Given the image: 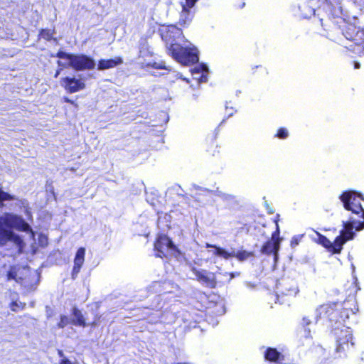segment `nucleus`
<instances>
[{
  "label": "nucleus",
  "instance_id": "nucleus-1",
  "mask_svg": "<svg viewBox=\"0 0 364 364\" xmlns=\"http://www.w3.org/2000/svg\"><path fill=\"white\" fill-rule=\"evenodd\" d=\"M339 199L343 203L345 210L350 213L347 221L343 222V229L340 235L337 236V241H339L341 247L355 237V232L364 229V209L361 205L363 200L362 195L352 190L343 191Z\"/></svg>",
  "mask_w": 364,
  "mask_h": 364
},
{
  "label": "nucleus",
  "instance_id": "nucleus-2",
  "mask_svg": "<svg viewBox=\"0 0 364 364\" xmlns=\"http://www.w3.org/2000/svg\"><path fill=\"white\" fill-rule=\"evenodd\" d=\"M320 22L331 41H336L338 33L341 32L342 36L351 43L348 47H346L348 50L359 57L364 55V28L346 21L342 17L336 18L330 24H324L323 19H321Z\"/></svg>",
  "mask_w": 364,
  "mask_h": 364
},
{
  "label": "nucleus",
  "instance_id": "nucleus-3",
  "mask_svg": "<svg viewBox=\"0 0 364 364\" xmlns=\"http://www.w3.org/2000/svg\"><path fill=\"white\" fill-rule=\"evenodd\" d=\"M358 311L355 300L349 299L343 302L328 303L320 306L318 316L327 321L332 329L336 326L345 324L350 314H354Z\"/></svg>",
  "mask_w": 364,
  "mask_h": 364
},
{
  "label": "nucleus",
  "instance_id": "nucleus-4",
  "mask_svg": "<svg viewBox=\"0 0 364 364\" xmlns=\"http://www.w3.org/2000/svg\"><path fill=\"white\" fill-rule=\"evenodd\" d=\"M12 228L25 232H32L33 230L29 224L24 219L17 215L6 213L0 216V245H5L11 241L21 249L23 241L20 236L16 235Z\"/></svg>",
  "mask_w": 364,
  "mask_h": 364
},
{
  "label": "nucleus",
  "instance_id": "nucleus-5",
  "mask_svg": "<svg viewBox=\"0 0 364 364\" xmlns=\"http://www.w3.org/2000/svg\"><path fill=\"white\" fill-rule=\"evenodd\" d=\"M165 44L168 54L182 65H190L198 61V55L196 48L184 47L178 40Z\"/></svg>",
  "mask_w": 364,
  "mask_h": 364
},
{
  "label": "nucleus",
  "instance_id": "nucleus-6",
  "mask_svg": "<svg viewBox=\"0 0 364 364\" xmlns=\"http://www.w3.org/2000/svg\"><path fill=\"white\" fill-rule=\"evenodd\" d=\"M6 279L7 281L14 280L28 291L34 289L36 286L34 274L28 268L19 264L9 266Z\"/></svg>",
  "mask_w": 364,
  "mask_h": 364
},
{
  "label": "nucleus",
  "instance_id": "nucleus-7",
  "mask_svg": "<svg viewBox=\"0 0 364 364\" xmlns=\"http://www.w3.org/2000/svg\"><path fill=\"white\" fill-rule=\"evenodd\" d=\"M55 57L68 60V65L77 71L93 70L95 67L94 59L85 54L68 53L59 50Z\"/></svg>",
  "mask_w": 364,
  "mask_h": 364
},
{
  "label": "nucleus",
  "instance_id": "nucleus-8",
  "mask_svg": "<svg viewBox=\"0 0 364 364\" xmlns=\"http://www.w3.org/2000/svg\"><path fill=\"white\" fill-rule=\"evenodd\" d=\"M331 332L336 338V350L337 352L340 353L348 350L350 346L353 345L352 331L345 324L336 326L331 330Z\"/></svg>",
  "mask_w": 364,
  "mask_h": 364
},
{
  "label": "nucleus",
  "instance_id": "nucleus-9",
  "mask_svg": "<svg viewBox=\"0 0 364 364\" xmlns=\"http://www.w3.org/2000/svg\"><path fill=\"white\" fill-rule=\"evenodd\" d=\"M155 256L161 259L168 257V250L179 253L180 251L172 240L164 233H159L154 242Z\"/></svg>",
  "mask_w": 364,
  "mask_h": 364
},
{
  "label": "nucleus",
  "instance_id": "nucleus-10",
  "mask_svg": "<svg viewBox=\"0 0 364 364\" xmlns=\"http://www.w3.org/2000/svg\"><path fill=\"white\" fill-rule=\"evenodd\" d=\"M276 225V230L272 233L271 239L267 240L260 249V252L262 254L266 255H273L275 259L278 257L281 242L279 225L277 223Z\"/></svg>",
  "mask_w": 364,
  "mask_h": 364
},
{
  "label": "nucleus",
  "instance_id": "nucleus-11",
  "mask_svg": "<svg viewBox=\"0 0 364 364\" xmlns=\"http://www.w3.org/2000/svg\"><path fill=\"white\" fill-rule=\"evenodd\" d=\"M60 83L66 92L70 94L80 92L86 87L85 79L82 77H64L60 79Z\"/></svg>",
  "mask_w": 364,
  "mask_h": 364
},
{
  "label": "nucleus",
  "instance_id": "nucleus-12",
  "mask_svg": "<svg viewBox=\"0 0 364 364\" xmlns=\"http://www.w3.org/2000/svg\"><path fill=\"white\" fill-rule=\"evenodd\" d=\"M163 41L166 43L183 38V31L175 25L161 26L159 30Z\"/></svg>",
  "mask_w": 364,
  "mask_h": 364
},
{
  "label": "nucleus",
  "instance_id": "nucleus-13",
  "mask_svg": "<svg viewBox=\"0 0 364 364\" xmlns=\"http://www.w3.org/2000/svg\"><path fill=\"white\" fill-rule=\"evenodd\" d=\"M191 270L198 282L205 284L206 287L211 289L217 287L218 282L215 273L208 272L205 269H198L196 267H193Z\"/></svg>",
  "mask_w": 364,
  "mask_h": 364
},
{
  "label": "nucleus",
  "instance_id": "nucleus-14",
  "mask_svg": "<svg viewBox=\"0 0 364 364\" xmlns=\"http://www.w3.org/2000/svg\"><path fill=\"white\" fill-rule=\"evenodd\" d=\"M191 270L198 282L205 284L206 287L211 289L217 287L218 282L215 273L208 272L205 269H198L196 267H193Z\"/></svg>",
  "mask_w": 364,
  "mask_h": 364
},
{
  "label": "nucleus",
  "instance_id": "nucleus-15",
  "mask_svg": "<svg viewBox=\"0 0 364 364\" xmlns=\"http://www.w3.org/2000/svg\"><path fill=\"white\" fill-rule=\"evenodd\" d=\"M316 235L317 238L315 240V242L317 244L323 247L328 252L331 254L341 253L343 248L339 241H337V237L335 238L333 242H331L329 239L318 232H316Z\"/></svg>",
  "mask_w": 364,
  "mask_h": 364
},
{
  "label": "nucleus",
  "instance_id": "nucleus-16",
  "mask_svg": "<svg viewBox=\"0 0 364 364\" xmlns=\"http://www.w3.org/2000/svg\"><path fill=\"white\" fill-rule=\"evenodd\" d=\"M85 248L83 247H79L75 255L74 264L71 272V278L73 279H75L77 277V274L80 272L81 268L85 262Z\"/></svg>",
  "mask_w": 364,
  "mask_h": 364
},
{
  "label": "nucleus",
  "instance_id": "nucleus-17",
  "mask_svg": "<svg viewBox=\"0 0 364 364\" xmlns=\"http://www.w3.org/2000/svg\"><path fill=\"white\" fill-rule=\"evenodd\" d=\"M264 360L277 364H285V355L276 348L267 347L264 352Z\"/></svg>",
  "mask_w": 364,
  "mask_h": 364
},
{
  "label": "nucleus",
  "instance_id": "nucleus-18",
  "mask_svg": "<svg viewBox=\"0 0 364 364\" xmlns=\"http://www.w3.org/2000/svg\"><path fill=\"white\" fill-rule=\"evenodd\" d=\"M122 63L123 59L119 56L110 59H100L97 63V70H104L113 68Z\"/></svg>",
  "mask_w": 364,
  "mask_h": 364
},
{
  "label": "nucleus",
  "instance_id": "nucleus-19",
  "mask_svg": "<svg viewBox=\"0 0 364 364\" xmlns=\"http://www.w3.org/2000/svg\"><path fill=\"white\" fill-rule=\"evenodd\" d=\"M205 247L213 248V250H212V252H213V255L217 256V257H223L226 259H228L230 257H232L234 256V252H228L225 249H223L220 247H218L217 245H215L206 243Z\"/></svg>",
  "mask_w": 364,
  "mask_h": 364
},
{
  "label": "nucleus",
  "instance_id": "nucleus-20",
  "mask_svg": "<svg viewBox=\"0 0 364 364\" xmlns=\"http://www.w3.org/2000/svg\"><path fill=\"white\" fill-rule=\"evenodd\" d=\"M72 315L75 317V319L73 321L74 325L83 328L87 326L84 316L79 309L73 307L72 309Z\"/></svg>",
  "mask_w": 364,
  "mask_h": 364
},
{
  "label": "nucleus",
  "instance_id": "nucleus-21",
  "mask_svg": "<svg viewBox=\"0 0 364 364\" xmlns=\"http://www.w3.org/2000/svg\"><path fill=\"white\" fill-rule=\"evenodd\" d=\"M55 29L41 28L39 31L38 39L43 38L46 41H50L53 38Z\"/></svg>",
  "mask_w": 364,
  "mask_h": 364
},
{
  "label": "nucleus",
  "instance_id": "nucleus-22",
  "mask_svg": "<svg viewBox=\"0 0 364 364\" xmlns=\"http://www.w3.org/2000/svg\"><path fill=\"white\" fill-rule=\"evenodd\" d=\"M298 291H299V289H297V287L293 286V287H290L288 289L281 291V294L282 296L292 297V296H295L297 294Z\"/></svg>",
  "mask_w": 364,
  "mask_h": 364
},
{
  "label": "nucleus",
  "instance_id": "nucleus-23",
  "mask_svg": "<svg viewBox=\"0 0 364 364\" xmlns=\"http://www.w3.org/2000/svg\"><path fill=\"white\" fill-rule=\"evenodd\" d=\"M198 0H186L184 4H182V13L189 14L190 9L193 7Z\"/></svg>",
  "mask_w": 364,
  "mask_h": 364
},
{
  "label": "nucleus",
  "instance_id": "nucleus-24",
  "mask_svg": "<svg viewBox=\"0 0 364 364\" xmlns=\"http://www.w3.org/2000/svg\"><path fill=\"white\" fill-rule=\"evenodd\" d=\"M252 256H253V253L252 252L240 250V251H238L237 253L234 252L233 257H235L237 259H239L240 261H243Z\"/></svg>",
  "mask_w": 364,
  "mask_h": 364
},
{
  "label": "nucleus",
  "instance_id": "nucleus-25",
  "mask_svg": "<svg viewBox=\"0 0 364 364\" xmlns=\"http://www.w3.org/2000/svg\"><path fill=\"white\" fill-rule=\"evenodd\" d=\"M16 199V198L14 196L11 195L7 192L4 191L0 188V202L6 201V200H14Z\"/></svg>",
  "mask_w": 364,
  "mask_h": 364
},
{
  "label": "nucleus",
  "instance_id": "nucleus-26",
  "mask_svg": "<svg viewBox=\"0 0 364 364\" xmlns=\"http://www.w3.org/2000/svg\"><path fill=\"white\" fill-rule=\"evenodd\" d=\"M26 304L23 303H18L16 301H12L9 307L12 311H17L18 310H23L25 308Z\"/></svg>",
  "mask_w": 364,
  "mask_h": 364
},
{
  "label": "nucleus",
  "instance_id": "nucleus-27",
  "mask_svg": "<svg viewBox=\"0 0 364 364\" xmlns=\"http://www.w3.org/2000/svg\"><path fill=\"white\" fill-rule=\"evenodd\" d=\"M289 136L288 130L284 127H280L278 129L277 134H275V137L279 139H287Z\"/></svg>",
  "mask_w": 364,
  "mask_h": 364
},
{
  "label": "nucleus",
  "instance_id": "nucleus-28",
  "mask_svg": "<svg viewBox=\"0 0 364 364\" xmlns=\"http://www.w3.org/2000/svg\"><path fill=\"white\" fill-rule=\"evenodd\" d=\"M70 323L69 318L65 315H60V321L57 323V326L59 328H63L65 326L68 325Z\"/></svg>",
  "mask_w": 364,
  "mask_h": 364
},
{
  "label": "nucleus",
  "instance_id": "nucleus-29",
  "mask_svg": "<svg viewBox=\"0 0 364 364\" xmlns=\"http://www.w3.org/2000/svg\"><path fill=\"white\" fill-rule=\"evenodd\" d=\"M57 64L58 65V68L55 70V73L54 74V77H58L60 75V72L64 69L69 68L67 63H63L60 60L57 61Z\"/></svg>",
  "mask_w": 364,
  "mask_h": 364
},
{
  "label": "nucleus",
  "instance_id": "nucleus-30",
  "mask_svg": "<svg viewBox=\"0 0 364 364\" xmlns=\"http://www.w3.org/2000/svg\"><path fill=\"white\" fill-rule=\"evenodd\" d=\"M102 316L100 314H96L94 316L93 321L89 324L91 327H95L97 326L101 321Z\"/></svg>",
  "mask_w": 364,
  "mask_h": 364
},
{
  "label": "nucleus",
  "instance_id": "nucleus-31",
  "mask_svg": "<svg viewBox=\"0 0 364 364\" xmlns=\"http://www.w3.org/2000/svg\"><path fill=\"white\" fill-rule=\"evenodd\" d=\"M301 235H295L294 236L291 241H290V245L292 247H296V245H298L301 241Z\"/></svg>",
  "mask_w": 364,
  "mask_h": 364
},
{
  "label": "nucleus",
  "instance_id": "nucleus-32",
  "mask_svg": "<svg viewBox=\"0 0 364 364\" xmlns=\"http://www.w3.org/2000/svg\"><path fill=\"white\" fill-rule=\"evenodd\" d=\"M63 102H67V103H69V104L72 105H73L74 107H75V108H77V107H78V104H77L76 102H75L74 100H72L69 99V98H68V97H64L63 98Z\"/></svg>",
  "mask_w": 364,
  "mask_h": 364
},
{
  "label": "nucleus",
  "instance_id": "nucleus-33",
  "mask_svg": "<svg viewBox=\"0 0 364 364\" xmlns=\"http://www.w3.org/2000/svg\"><path fill=\"white\" fill-rule=\"evenodd\" d=\"M224 276L225 277H228L227 281L229 282H230L234 277H235V274L231 272V273H228V272H225L223 274Z\"/></svg>",
  "mask_w": 364,
  "mask_h": 364
},
{
  "label": "nucleus",
  "instance_id": "nucleus-34",
  "mask_svg": "<svg viewBox=\"0 0 364 364\" xmlns=\"http://www.w3.org/2000/svg\"><path fill=\"white\" fill-rule=\"evenodd\" d=\"M59 364H73L68 358H64L60 360Z\"/></svg>",
  "mask_w": 364,
  "mask_h": 364
},
{
  "label": "nucleus",
  "instance_id": "nucleus-35",
  "mask_svg": "<svg viewBox=\"0 0 364 364\" xmlns=\"http://www.w3.org/2000/svg\"><path fill=\"white\" fill-rule=\"evenodd\" d=\"M353 65H354V68L355 69H358L360 67V63L358 61H354L353 62Z\"/></svg>",
  "mask_w": 364,
  "mask_h": 364
},
{
  "label": "nucleus",
  "instance_id": "nucleus-36",
  "mask_svg": "<svg viewBox=\"0 0 364 364\" xmlns=\"http://www.w3.org/2000/svg\"><path fill=\"white\" fill-rule=\"evenodd\" d=\"M303 320L306 325H309L311 323V321L306 318H304Z\"/></svg>",
  "mask_w": 364,
  "mask_h": 364
},
{
  "label": "nucleus",
  "instance_id": "nucleus-37",
  "mask_svg": "<svg viewBox=\"0 0 364 364\" xmlns=\"http://www.w3.org/2000/svg\"><path fill=\"white\" fill-rule=\"evenodd\" d=\"M43 239L45 240V245H47V237H44Z\"/></svg>",
  "mask_w": 364,
  "mask_h": 364
},
{
  "label": "nucleus",
  "instance_id": "nucleus-38",
  "mask_svg": "<svg viewBox=\"0 0 364 364\" xmlns=\"http://www.w3.org/2000/svg\"><path fill=\"white\" fill-rule=\"evenodd\" d=\"M262 68V65H257V66L255 67V68Z\"/></svg>",
  "mask_w": 364,
  "mask_h": 364
},
{
  "label": "nucleus",
  "instance_id": "nucleus-39",
  "mask_svg": "<svg viewBox=\"0 0 364 364\" xmlns=\"http://www.w3.org/2000/svg\"><path fill=\"white\" fill-rule=\"evenodd\" d=\"M59 355H60V356H63V352H62V351H59Z\"/></svg>",
  "mask_w": 364,
  "mask_h": 364
}]
</instances>
